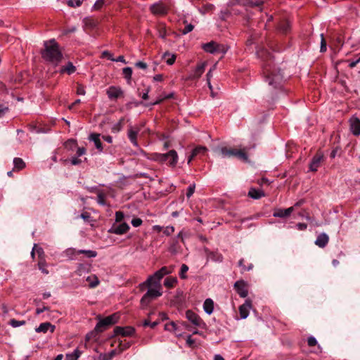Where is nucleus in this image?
Instances as JSON below:
<instances>
[{"label": "nucleus", "instance_id": "1", "mask_svg": "<svg viewBox=\"0 0 360 360\" xmlns=\"http://www.w3.org/2000/svg\"><path fill=\"white\" fill-rule=\"evenodd\" d=\"M44 50L41 55L44 60L52 63H58L63 57L58 44L54 39L44 41Z\"/></svg>", "mask_w": 360, "mask_h": 360}, {"label": "nucleus", "instance_id": "2", "mask_svg": "<svg viewBox=\"0 0 360 360\" xmlns=\"http://www.w3.org/2000/svg\"><path fill=\"white\" fill-rule=\"evenodd\" d=\"M265 80L273 89H279L282 86L283 81V75L280 70H276L271 66V63H267L263 69Z\"/></svg>", "mask_w": 360, "mask_h": 360}, {"label": "nucleus", "instance_id": "3", "mask_svg": "<svg viewBox=\"0 0 360 360\" xmlns=\"http://www.w3.org/2000/svg\"><path fill=\"white\" fill-rule=\"evenodd\" d=\"M215 152L217 153L218 156L222 158H231L234 156L244 162H248V156L246 153V148H244L243 149H236L227 147H221L217 148L215 150Z\"/></svg>", "mask_w": 360, "mask_h": 360}, {"label": "nucleus", "instance_id": "4", "mask_svg": "<svg viewBox=\"0 0 360 360\" xmlns=\"http://www.w3.org/2000/svg\"><path fill=\"white\" fill-rule=\"evenodd\" d=\"M140 153L143 154L148 159L157 161L159 162H165L167 160L168 156H172V161L169 162V165L172 167H175L178 162V155L176 150H171L167 153H153L150 156H148V155L141 149H140Z\"/></svg>", "mask_w": 360, "mask_h": 360}, {"label": "nucleus", "instance_id": "5", "mask_svg": "<svg viewBox=\"0 0 360 360\" xmlns=\"http://www.w3.org/2000/svg\"><path fill=\"white\" fill-rule=\"evenodd\" d=\"M148 288L147 292L141 299V304L143 307H147L153 300L162 295V287L152 285Z\"/></svg>", "mask_w": 360, "mask_h": 360}, {"label": "nucleus", "instance_id": "6", "mask_svg": "<svg viewBox=\"0 0 360 360\" xmlns=\"http://www.w3.org/2000/svg\"><path fill=\"white\" fill-rule=\"evenodd\" d=\"M117 321V316L115 314L109 316L100 320L95 327V330L97 332L103 331L106 327L115 323Z\"/></svg>", "mask_w": 360, "mask_h": 360}, {"label": "nucleus", "instance_id": "7", "mask_svg": "<svg viewBox=\"0 0 360 360\" xmlns=\"http://www.w3.org/2000/svg\"><path fill=\"white\" fill-rule=\"evenodd\" d=\"M163 276L160 274L158 271L155 272L153 275L150 276L147 280L141 283L140 285L141 287L147 286L150 287L152 285H155L158 287H162L160 284V281Z\"/></svg>", "mask_w": 360, "mask_h": 360}, {"label": "nucleus", "instance_id": "8", "mask_svg": "<svg viewBox=\"0 0 360 360\" xmlns=\"http://www.w3.org/2000/svg\"><path fill=\"white\" fill-rule=\"evenodd\" d=\"M168 7L162 1L157 2L150 6L151 13L156 15H164L168 12Z\"/></svg>", "mask_w": 360, "mask_h": 360}, {"label": "nucleus", "instance_id": "9", "mask_svg": "<svg viewBox=\"0 0 360 360\" xmlns=\"http://www.w3.org/2000/svg\"><path fill=\"white\" fill-rule=\"evenodd\" d=\"M141 130V127H132L129 126L127 131V136L131 143L136 147L139 148V143L137 142V136Z\"/></svg>", "mask_w": 360, "mask_h": 360}, {"label": "nucleus", "instance_id": "10", "mask_svg": "<svg viewBox=\"0 0 360 360\" xmlns=\"http://www.w3.org/2000/svg\"><path fill=\"white\" fill-rule=\"evenodd\" d=\"M186 317L195 326L202 327L205 325L199 316L191 310L186 311Z\"/></svg>", "mask_w": 360, "mask_h": 360}, {"label": "nucleus", "instance_id": "11", "mask_svg": "<svg viewBox=\"0 0 360 360\" xmlns=\"http://www.w3.org/2000/svg\"><path fill=\"white\" fill-rule=\"evenodd\" d=\"M323 160V155L322 153L316 154L312 158L309 164V170L311 172H316L321 166Z\"/></svg>", "mask_w": 360, "mask_h": 360}, {"label": "nucleus", "instance_id": "12", "mask_svg": "<svg viewBox=\"0 0 360 360\" xmlns=\"http://www.w3.org/2000/svg\"><path fill=\"white\" fill-rule=\"evenodd\" d=\"M129 229V226L124 222L118 225L114 224L109 230V232L117 235H122L127 232Z\"/></svg>", "mask_w": 360, "mask_h": 360}, {"label": "nucleus", "instance_id": "13", "mask_svg": "<svg viewBox=\"0 0 360 360\" xmlns=\"http://www.w3.org/2000/svg\"><path fill=\"white\" fill-rule=\"evenodd\" d=\"M234 288L237 293L241 297H246L248 295V291L246 287V283L243 281H238L234 284Z\"/></svg>", "mask_w": 360, "mask_h": 360}, {"label": "nucleus", "instance_id": "14", "mask_svg": "<svg viewBox=\"0 0 360 360\" xmlns=\"http://www.w3.org/2000/svg\"><path fill=\"white\" fill-rule=\"evenodd\" d=\"M350 130L354 136L360 134V120L356 117H352L349 119Z\"/></svg>", "mask_w": 360, "mask_h": 360}, {"label": "nucleus", "instance_id": "15", "mask_svg": "<svg viewBox=\"0 0 360 360\" xmlns=\"http://www.w3.org/2000/svg\"><path fill=\"white\" fill-rule=\"evenodd\" d=\"M135 333V330L134 328L131 326L127 327H116L115 328V333L116 335H121L122 336H131Z\"/></svg>", "mask_w": 360, "mask_h": 360}, {"label": "nucleus", "instance_id": "16", "mask_svg": "<svg viewBox=\"0 0 360 360\" xmlns=\"http://www.w3.org/2000/svg\"><path fill=\"white\" fill-rule=\"evenodd\" d=\"M206 67V63L203 62L197 65L195 70L193 71L191 75H190V78L192 79H198L205 72Z\"/></svg>", "mask_w": 360, "mask_h": 360}, {"label": "nucleus", "instance_id": "17", "mask_svg": "<svg viewBox=\"0 0 360 360\" xmlns=\"http://www.w3.org/2000/svg\"><path fill=\"white\" fill-rule=\"evenodd\" d=\"M251 306V302L249 300H245V303L240 306L239 312L241 319H245L248 316Z\"/></svg>", "mask_w": 360, "mask_h": 360}, {"label": "nucleus", "instance_id": "18", "mask_svg": "<svg viewBox=\"0 0 360 360\" xmlns=\"http://www.w3.org/2000/svg\"><path fill=\"white\" fill-rule=\"evenodd\" d=\"M294 210V207H290L288 209H277L274 211L273 216L275 217L284 218L289 216Z\"/></svg>", "mask_w": 360, "mask_h": 360}, {"label": "nucleus", "instance_id": "19", "mask_svg": "<svg viewBox=\"0 0 360 360\" xmlns=\"http://www.w3.org/2000/svg\"><path fill=\"white\" fill-rule=\"evenodd\" d=\"M328 236L325 233H322L317 236L315 244L319 248H324L328 244Z\"/></svg>", "mask_w": 360, "mask_h": 360}, {"label": "nucleus", "instance_id": "20", "mask_svg": "<svg viewBox=\"0 0 360 360\" xmlns=\"http://www.w3.org/2000/svg\"><path fill=\"white\" fill-rule=\"evenodd\" d=\"M50 330L51 333L54 332L55 326L52 325L49 322L42 323L39 325L38 328L35 329L37 333H46L48 330Z\"/></svg>", "mask_w": 360, "mask_h": 360}, {"label": "nucleus", "instance_id": "21", "mask_svg": "<svg viewBox=\"0 0 360 360\" xmlns=\"http://www.w3.org/2000/svg\"><path fill=\"white\" fill-rule=\"evenodd\" d=\"M100 134L92 133L89 135V139L94 143L96 148L98 150L99 152L103 151V146L100 139Z\"/></svg>", "mask_w": 360, "mask_h": 360}, {"label": "nucleus", "instance_id": "22", "mask_svg": "<svg viewBox=\"0 0 360 360\" xmlns=\"http://www.w3.org/2000/svg\"><path fill=\"white\" fill-rule=\"evenodd\" d=\"M107 94L110 98L113 99L118 98L122 94V91L120 88L111 86L108 89Z\"/></svg>", "mask_w": 360, "mask_h": 360}, {"label": "nucleus", "instance_id": "23", "mask_svg": "<svg viewBox=\"0 0 360 360\" xmlns=\"http://www.w3.org/2000/svg\"><path fill=\"white\" fill-rule=\"evenodd\" d=\"M248 195L253 199H259L264 196V193L262 190L251 188L248 192Z\"/></svg>", "mask_w": 360, "mask_h": 360}, {"label": "nucleus", "instance_id": "24", "mask_svg": "<svg viewBox=\"0 0 360 360\" xmlns=\"http://www.w3.org/2000/svg\"><path fill=\"white\" fill-rule=\"evenodd\" d=\"M203 309L207 314H211L214 310V302L212 300L206 299L203 304Z\"/></svg>", "mask_w": 360, "mask_h": 360}, {"label": "nucleus", "instance_id": "25", "mask_svg": "<svg viewBox=\"0 0 360 360\" xmlns=\"http://www.w3.org/2000/svg\"><path fill=\"white\" fill-rule=\"evenodd\" d=\"M278 29L281 33L286 34L290 29V22L287 20L281 21L278 25Z\"/></svg>", "mask_w": 360, "mask_h": 360}, {"label": "nucleus", "instance_id": "26", "mask_svg": "<svg viewBox=\"0 0 360 360\" xmlns=\"http://www.w3.org/2000/svg\"><path fill=\"white\" fill-rule=\"evenodd\" d=\"M75 70H76V68L72 64V63L68 62L65 66L62 68L60 72L61 73L66 72L68 75H71V74L74 73L75 72Z\"/></svg>", "mask_w": 360, "mask_h": 360}, {"label": "nucleus", "instance_id": "27", "mask_svg": "<svg viewBox=\"0 0 360 360\" xmlns=\"http://www.w3.org/2000/svg\"><path fill=\"white\" fill-rule=\"evenodd\" d=\"M216 48V42L210 41L202 45V49L205 51L214 54V49Z\"/></svg>", "mask_w": 360, "mask_h": 360}, {"label": "nucleus", "instance_id": "28", "mask_svg": "<svg viewBox=\"0 0 360 360\" xmlns=\"http://www.w3.org/2000/svg\"><path fill=\"white\" fill-rule=\"evenodd\" d=\"M86 280L89 283L90 288H95L99 284V280L96 275H91L86 277Z\"/></svg>", "mask_w": 360, "mask_h": 360}, {"label": "nucleus", "instance_id": "29", "mask_svg": "<svg viewBox=\"0 0 360 360\" xmlns=\"http://www.w3.org/2000/svg\"><path fill=\"white\" fill-rule=\"evenodd\" d=\"M229 49V47L224 44H218L216 42V48L214 49V53H221L224 55Z\"/></svg>", "mask_w": 360, "mask_h": 360}, {"label": "nucleus", "instance_id": "30", "mask_svg": "<svg viewBox=\"0 0 360 360\" xmlns=\"http://www.w3.org/2000/svg\"><path fill=\"white\" fill-rule=\"evenodd\" d=\"M214 8V6L213 4H207L204 5L201 8H199L198 11L202 15H205L206 13L213 11Z\"/></svg>", "mask_w": 360, "mask_h": 360}, {"label": "nucleus", "instance_id": "31", "mask_svg": "<svg viewBox=\"0 0 360 360\" xmlns=\"http://www.w3.org/2000/svg\"><path fill=\"white\" fill-rule=\"evenodd\" d=\"M84 29L86 28H94L96 26L95 21L90 18H85L83 20Z\"/></svg>", "mask_w": 360, "mask_h": 360}, {"label": "nucleus", "instance_id": "32", "mask_svg": "<svg viewBox=\"0 0 360 360\" xmlns=\"http://www.w3.org/2000/svg\"><path fill=\"white\" fill-rule=\"evenodd\" d=\"M116 350H112L107 354H101L99 356V360H110L116 355Z\"/></svg>", "mask_w": 360, "mask_h": 360}, {"label": "nucleus", "instance_id": "33", "mask_svg": "<svg viewBox=\"0 0 360 360\" xmlns=\"http://www.w3.org/2000/svg\"><path fill=\"white\" fill-rule=\"evenodd\" d=\"M13 164L15 169L20 170L25 167V164L24 161L19 158H15L13 160Z\"/></svg>", "mask_w": 360, "mask_h": 360}, {"label": "nucleus", "instance_id": "34", "mask_svg": "<svg viewBox=\"0 0 360 360\" xmlns=\"http://www.w3.org/2000/svg\"><path fill=\"white\" fill-rule=\"evenodd\" d=\"M46 263L45 259L41 257V259L38 262V267L39 270L44 274H48L49 271L46 269Z\"/></svg>", "mask_w": 360, "mask_h": 360}, {"label": "nucleus", "instance_id": "35", "mask_svg": "<svg viewBox=\"0 0 360 360\" xmlns=\"http://www.w3.org/2000/svg\"><path fill=\"white\" fill-rule=\"evenodd\" d=\"M163 58H165L166 59L167 64L171 65L174 64L175 59H176V56L174 54H171V53L167 52V53H164Z\"/></svg>", "mask_w": 360, "mask_h": 360}, {"label": "nucleus", "instance_id": "36", "mask_svg": "<svg viewBox=\"0 0 360 360\" xmlns=\"http://www.w3.org/2000/svg\"><path fill=\"white\" fill-rule=\"evenodd\" d=\"M207 150V148L205 146H198L192 150V153L195 156L204 155Z\"/></svg>", "mask_w": 360, "mask_h": 360}, {"label": "nucleus", "instance_id": "37", "mask_svg": "<svg viewBox=\"0 0 360 360\" xmlns=\"http://www.w3.org/2000/svg\"><path fill=\"white\" fill-rule=\"evenodd\" d=\"M80 356V352L75 349L72 353L67 354L65 360H77Z\"/></svg>", "mask_w": 360, "mask_h": 360}, {"label": "nucleus", "instance_id": "38", "mask_svg": "<svg viewBox=\"0 0 360 360\" xmlns=\"http://www.w3.org/2000/svg\"><path fill=\"white\" fill-rule=\"evenodd\" d=\"M177 283V279L173 277L167 278L164 281V285L167 288H172Z\"/></svg>", "mask_w": 360, "mask_h": 360}, {"label": "nucleus", "instance_id": "39", "mask_svg": "<svg viewBox=\"0 0 360 360\" xmlns=\"http://www.w3.org/2000/svg\"><path fill=\"white\" fill-rule=\"evenodd\" d=\"M77 252L74 248H68L63 252V255L68 259H72Z\"/></svg>", "mask_w": 360, "mask_h": 360}, {"label": "nucleus", "instance_id": "40", "mask_svg": "<svg viewBox=\"0 0 360 360\" xmlns=\"http://www.w3.org/2000/svg\"><path fill=\"white\" fill-rule=\"evenodd\" d=\"M78 254H84L86 255V257L91 258V257H95L97 255V253L96 251L93 250H80L77 251Z\"/></svg>", "mask_w": 360, "mask_h": 360}, {"label": "nucleus", "instance_id": "41", "mask_svg": "<svg viewBox=\"0 0 360 360\" xmlns=\"http://www.w3.org/2000/svg\"><path fill=\"white\" fill-rule=\"evenodd\" d=\"M122 74L124 77L129 81L131 78L132 69L129 67L124 68L122 70Z\"/></svg>", "mask_w": 360, "mask_h": 360}, {"label": "nucleus", "instance_id": "42", "mask_svg": "<svg viewBox=\"0 0 360 360\" xmlns=\"http://www.w3.org/2000/svg\"><path fill=\"white\" fill-rule=\"evenodd\" d=\"M105 195L103 193L99 191L97 195V202L101 205H105Z\"/></svg>", "mask_w": 360, "mask_h": 360}, {"label": "nucleus", "instance_id": "43", "mask_svg": "<svg viewBox=\"0 0 360 360\" xmlns=\"http://www.w3.org/2000/svg\"><path fill=\"white\" fill-rule=\"evenodd\" d=\"M88 271H89L88 266L83 264H80L77 268V273L79 276H82L84 273L88 272Z\"/></svg>", "mask_w": 360, "mask_h": 360}, {"label": "nucleus", "instance_id": "44", "mask_svg": "<svg viewBox=\"0 0 360 360\" xmlns=\"http://www.w3.org/2000/svg\"><path fill=\"white\" fill-rule=\"evenodd\" d=\"M165 329L168 331L175 332L177 330V326L174 322L172 321L165 325Z\"/></svg>", "mask_w": 360, "mask_h": 360}, {"label": "nucleus", "instance_id": "45", "mask_svg": "<svg viewBox=\"0 0 360 360\" xmlns=\"http://www.w3.org/2000/svg\"><path fill=\"white\" fill-rule=\"evenodd\" d=\"M188 271V266L186 264H182L179 273V276L182 279L186 278V273Z\"/></svg>", "mask_w": 360, "mask_h": 360}, {"label": "nucleus", "instance_id": "46", "mask_svg": "<svg viewBox=\"0 0 360 360\" xmlns=\"http://www.w3.org/2000/svg\"><path fill=\"white\" fill-rule=\"evenodd\" d=\"M184 22L186 25L185 27L181 30V33L183 34H186L191 32L193 30L194 26L191 24H187L186 20L184 21Z\"/></svg>", "mask_w": 360, "mask_h": 360}, {"label": "nucleus", "instance_id": "47", "mask_svg": "<svg viewBox=\"0 0 360 360\" xmlns=\"http://www.w3.org/2000/svg\"><path fill=\"white\" fill-rule=\"evenodd\" d=\"M34 251H36V254L38 255V257L39 258V259H41V257H44V250L39 247L37 244H34Z\"/></svg>", "mask_w": 360, "mask_h": 360}, {"label": "nucleus", "instance_id": "48", "mask_svg": "<svg viewBox=\"0 0 360 360\" xmlns=\"http://www.w3.org/2000/svg\"><path fill=\"white\" fill-rule=\"evenodd\" d=\"M10 325L13 327V328H17V327H19V326H23L25 324V321H17L15 319H11L10 321Z\"/></svg>", "mask_w": 360, "mask_h": 360}, {"label": "nucleus", "instance_id": "49", "mask_svg": "<svg viewBox=\"0 0 360 360\" xmlns=\"http://www.w3.org/2000/svg\"><path fill=\"white\" fill-rule=\"evenodd\" d=\"M123 120V118L120 119V121L112 127V131L113 132H117L121 130V129L122 128Z\"/></svg>", "mask_w": 360, "mask_h": 360}, {"label": "nucleus", "instance_id": "50", "mask_svg": "<svg viewBox=\"0 0 360 360\" xmlns=\"http://www.w3.org/2000/svg\"><path fill=\"white\" fill-rule=\"evenodd\" d=\"M82 0H68V5L70 7H78L82 4Z\"/></svg>", "mask_w": 360, "mask_h": 360}, {"label": "nucleus", "instance_id": "51", "mask_svg": "<svg viewBox=\"0 0 360 360\" xmlns=\"http://www.w3.org/2000/svg\"><path fill=\"white\" fill-rule=\"evenodd\" d=\"M105 3V0H97L93 6L94 10L100 9Z\"/></svg>", "mask_w": 360, "mask_h": 360}, {"label": "nucleus", "instance_id": "52", "mask_svg": "<svg viewBox=\"0 0 360 360\" xmlns=\"http://www.w3.org/2000/svg\"><path fill=\"white\" fill-rule=\"evenodd\" d=\"M321 49H320V51L323 53V52H326V41L323 37V34H321Z\"/></svg>", "mask_w": 360, "mask_h": 360}, {"label": "nucleus", "instance_id": "53", "mask_svg": "<svg viewBox=\"0 0 360 360\" xmlns=\"http://www.w3.org/2000/svg\"><path fill=\"white\" fill-rule=\"evenodd\" d=\"M77 95H82L84 96L86 94L84 86L82 84H78L77 86Z\"/></svg>", "mask_w": 360, "mask_h": 360}, {"label": "nucleus", "instance_id": "54", "mask_svg": "<svg viewBox=\"0 0 360 360\" xmlns=\"http://www.w3.org/2000/svg\"><path fill=\"white\" fill-rule=\"evenodd\" d=\"M195 185L193 184H191L188 186V189H187V193H186V196L187 198H190L194 193L195 191Z\"/></svg>", "mask_w": 360, "mask_h": 360}, {"label": "nucleus", "instance_id": "55", "mask_svg": "<svg viewBox=\"0 0 360 360\" xmlns=\"http://www.w3.org/2000/svg\"><path fill=\"white\" fill-rule=\"evenodd\" d=\"M174 231V228L172 226H169L165 228L163 233L166 236H170L172 233H173Z\"/></svg>", "mask_w": 360, "mask_h": 360}, {"label": "nucleus", "instance_id": "56", "mask_svg": "<svg viewBox=\"0 0 360 360\" xmlns=\"http://www.w3.org/2000/svg\"><path fill=\"white\" fill-rule=\"evenodd\" d=\"M206 76H207V81L208 87H209L210 90H212V84H211V82H210V79L212 77V69H210V70L207 73Z\"/></svg>", "mask_w": 360, "mask_h": 360}, {"label": "nucleus", "instance_id": "57", "mask_svg": "<svg viewBox=\"0 0 360 360\" xmlns=\"http://www.w3.org/2000/svg\"><path fill=\"white\" fill-rule=\"evenodd\" d=\"M9 110L8 107L0 104V117H3L6 113H7Z\"/></svg>", "mask_w": 360, "mask_h": 360}, {"label": "nucleus", "instance_id": "58", "mask_svg": "<svg viewBox=\"0 0 360 360\" xmlns=\"http://www.w3.org/2000/svg\"><path fill=\"white\" fill-rule=\"evenodd\" d=\"M167 35V32L164 27H161L158 29V36L162 39H165Z\"/></svg>", "mask_w": 360, "mask_h": 360}, {"label": "nucleus", "instance_id": "59", "mask_svg": "<svg viewBox=\"0 0 360 360\" xmlns=\"http://www.w3.org/2000/svg\"><path fill=\"white\" fill-rule=\"evenodd\" d=\"M160 274L164 277L166 275H168L171 273V271L168 269L167 266L162 267L160 270H158Z\"/></svg>", "mask_w": 360, "mask_h": 360}, {"label": "nucleus", "instance_id": "60", "mask_svg": "<svg viewBox=\"0 0 360 360\" xmlns=\"http://www.w3.org/2000/svg\"><path fill=\"white\" fill-rule=\"evenodd\" d=\"M131 224L134 227H138L141 225L142 220L139 218H134L131 220Z\"/></svg>", "mask_w": 360, "mask_h": 360}, {"label": "nucleus", "instance_id": "61", "mask_svg": "<svg viewBox=\"0 0 360 360\" xmlns=\"http://www.w3.org/2000/svg\"><path fill=\"white\" fill-rule=\"evenodd\" d=\"M158 324V323L157 321H154V322L151 323L148 320H145L143 322L144 326H150L152 328H155Z\"/></svg>", "mask_w": 360, "mask_h": 360}, {"label": "nucleus", "instance_id": "62", "mask_svg": "<svg viewBox=\"0 0 360 360\" xmlns=\"http://www.w3.org/2000/svg\"><path fill=\"white\" fill-rule=\"evenodd\" d=\"M307 343L309 346L313 347L317 344V341L314 337H309L307 340Z\"/></svg>", "mask_w": 360, "mask_h": 360}, {"label": "nucleus", "instance_id": "63", "mask_svg": "<svg viewBox=\"0 0 360 360\" xmlns=\"http://www.w3.org/2000/svg\"><path fill=\"white\" fill-rule=\"evenodd\" d=\"M124 219V214L122 212H116L115 220L117 222H120Z\"/></svg>", "mask_w": 360, "mask_h": 360}, {"label": "nucleus", "instance_id": "64", "mask_svg": "<svg viewBox=\"0 0 360 360\" xmlns=\"http://www.w3.org/2000/svg\"><path fill=\"white\" fill-rule=\"evenodd\" d=\"M209 257L211 258L213 260H215V261H217V262H221L222 261V256L221 255H219L217 256H216L213 253H211L210 255H209Z\"/></svg>", "mask_w": 360, "mask_h": 360}]
</instances>
